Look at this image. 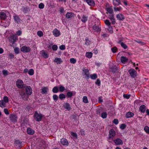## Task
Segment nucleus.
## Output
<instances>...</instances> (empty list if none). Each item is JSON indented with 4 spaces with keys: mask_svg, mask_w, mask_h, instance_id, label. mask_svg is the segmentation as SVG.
Here are the masks:
<instances>
[{
    "mask_svg": "<svg viewBox=\"0 0 149 149\" xmlns=\"http://www.w3.org/2000/svg\"><path fill=\"white\" fill-rule=\"evenodd\" d=\"M83 71L86 77L88 78L90 76V73L88 70L85 68H84L83 69Z\"/></svg>",
    "mask_w": 149,
    "mask_h": 149,
    "instance_id": "obj_13",
    "label": "nucleus"
},
{
    "mask_svg": "<svg viewBox=\"0 0 149 149\" xmlns=\"http://www.w3.org/2000/svg\"><path fill=\"white\" fill-rule=\"evenodd\" d=\"M14 144L15 146H18L19 148L22 147V142L19 140H17L15 141L14 142Z\"/></svg>",
    "mask_w": 149,
    "mask_h": 149,
    "instance_id": "obj_10",
    "label": "nucleus"
},
{
    "mask_svg": "<svg viewBox=\"0 0 149 149\" xmlns=\"http://www.w3.org/2000/svg\"><path fill=\"white\" fill-rule=\"evenodd\" d=\"M130 96V95H128L127 94H124L123 95V97L124 98L127 99H129Z\"/></svg>",
    "mask_w": 149,
    "mask_h": 149,
    "instance_id": "obj_57",
    "label": "nucleus"
},
{
    "mask_svg": "<svg viewBox=\"0 0 149 149\" xmlns=\"http://www.w3.org/2000/svg\"><path fill=\"white\" fill-rule=\"evenodd\" d=\"M18 40V37L16 35H13L9 37V40L10 42L12 43L11 46H13V44Z\"/></svg>",
    "mask_w": 149,
    "mask_h": 149,
    "instance_id": "obj_3",
    "label": "nucleus"
},
{
    "mask_svg": "<svg viewBox=\"0 0 149 149\" xmlns=\"http://www.w3.org/2000/svg\"><path fill=\"white\" fill-rule=\"evenodd\" d=\"M52 33L53 35L56 37L59 36L60 35V33L58 30L55 29L53 31Z\"/></svg>",
    "mask_w": 149,
    "mask_h": 149,
    "instance_id": "obj_12",
    "label": "nucleus"
},
{
    "mask_svg": "<svg viewBox=\"0 0 149 149\" xmlns=\"http://www.w3.org/2000/svg\"><path fill=\"white\" fill-rule=\"evenodd\" d=\"M58 47L56 45H54L52 47V49L54 51H56L57 50Z\"/></svg>",
    "mask_w": 149,
    "mask_h": 149,
    "instance_id": "obj_62",
    "label": "nucleus"
},
{
    "mask_svg": "<svg viewBox=\"0 0 149 149\" xmlns=\"http://www.w3.org/2000/svg\"><path fill=\"white\" fill-rule=\"evenodd\" d=\"M111 50L113 53H115L116 52L117 50V48L116 47H113L111 48Z\"/></svg>",
    "mask_w": 149,
    "mask_h": 149,
    "instance_id": "obj_53",
    "label": "nucleus"
},
{
    "mask_svg": "<svg viewBox=\"0 0 149 149\" xmlns=\"http://www.w3.org/2000/svg\"><path fill=\"white\" fill-rule=\"evenodd\" d=\"M144 129L146 133L149 134V127L148 126H145Z\"/></svg>",
    "mask_w": 149,
    "mask_h": 149,
    "instance_id": "obj_44",
    "label": "nucleus"
},
{
    "mask_svg": "<svg viewBox=\"0 0 149 149\" xmlns=\"http://www.w3.org/2000/svg\"><path fill=\"white\" fill-rule=\"evenodd\" d=\"M6 103L2 100H0V107L2 108L5 107L6 106Z\"/></svg>",
    "mask_w": 149,
    "mask_h": 149,
    "instance_id": "obj_31",
    "label": "nucleus"
},
{
    "mask_svg": "<svg viewBox=\"0 0 149 149\" xmlns=\"http://www.w3.org/2000/svg\"><path fill=\"white\" fill-rule=\"evenodd\" d=\"M38 7L40 9H43L44 8V5L43 3H41L39 4Z\"/></svg>",
    "mask_w": 149,
    "mask_h": 149,
    "instance_id": "obj_61",
    "label": "nucleus"
},
{
    "mask_svg": "<svg viewBox=\"0 0 149 149\" xmlns=\"http://www.w3.org/2000/svg\"><path fill=\"white\" fill-rule=\"evenodd\" d=\"M34 117L35 120L36 121L39 122L41 120L43 116L41 113H39L37 111H36L34 114Z\"/></svg>",
    "mask_w": 149,
    "mask_h": 149,
    "instance_id": "obj_2",
    "label": "nucleus"
},
{
    "mask_svg": "<svg viewBox=\"0 0 149 149\" xmlns=\"http://www.w3.org/2000/svg\"><path fill=\"white\" fill-rule=\"evenodd\" d=\"M83 101L85 103H87L88 102L87 97L86 96H84L83 98Z\"/></svg>",
    "mask_w": 149,
    "mask_h": 149,
    "instance_id": "obj_41",
    "label": "nucleus"
},
{
    "mask_svg": "<svg viewBox=\"0 0 149 149\" xmlns=\"http://www.w3.org/2000/svg\"><path fill=\"white\" fill-rule=\"evenodd\" d=\"M103 109L102 108H97L96 109V113L100 116H101L102 113L103 112Z\"/></svg>",
    "mask_w": 149,
    "mask_h": 149,
    "instance_id": "obj_25",
    "label": "nucleus"
},
{
    "mask_svg": "<svg viewBox=\"0 0 149 149\" xmlns=\"http://www.w3.org/2000/svg\"><path fill=\"white\" fill-rule=\"evenodd\" d=\"M113 3L114 6H118L120 4V0H113Z\"/></svg>",
    "mask_w": 149,
    "mask_h": 149,
    "instance_id": "obj_23",
    "label": "nucleus"
},
{
    "mask_svg": "<svg viewBox=\"0 0 149 149\" xmlns=\"http://www.w3.org/2000/svg\"><path fill=\"white\" fill-rule=\"evenodd\" d=\"M7 16L6 14L4 12H0V18L4 20L6 18Z\"/></svg>",
    "mask_w": 149,
    "mask_h": 149,
    "instance_id": "obj_18",
    "label": "nucleus"
},
{
    "mask_svg": "<svg viewBox=\"0 0 149 149\" xmlns=\"http://www.w3.org/2000/svg\"><path fill=\"white\" fill-rule=\"evenodd\" d=\"M21 10L24 13H26L27 12H29L30 11V9L29 7H23L21 9Z\"/></svg>",
    "mask_w": 149,
    "mask_h": 149,
    "instance_id": "obj_21",
    "label": "nucleus"
},
{
    "mask_svg": "<svg viewBox=\"0 0 149 149\" xmlns=\"http://www.w3.org/2000/svg\"><path fill=\"white\" fill-rule=\"evenodd\" d=\"M93 29L95 32H100L101 31L100 23L99 22H97L93 26Z\"/></svg>",
    "mask_w": 149,
    "mask_h": 149,
    "instance_id": "obj_1",
    "label": "nucleus"
},
{
    "mask_svg": "<svg viewBox=\"0 0 149 149\" xmlns=\"http://www.w3.org/2000/svg\"><path fill=\"white\" fill-rule=\"evenodd\" d=\"M120 60L122 63L125 64L128 62V60L126 57L124 56H122L120 58Z\"/></svg>",
    "mask_w": 149,
    "mask_h": 149,
    "instance_id": "obj_16",
    "label": "nucleus"
},
{
    "mask_svg": "<svg viewBox=\"0 0 149 149\" xmlns=\"http://www.w3.org/2000/svg\"><path fill=\"white\" fill-rule=\"evenodd\" d=\"M59 91L61 92H63L65 90V87L61 86H59Z\"/></svg>",
    "mask_w": 149,
    "mask_h": 149,
    "instance_id": "obj_42",
    "label": "nucleus"
},
{
    "mask_svg": "<svg viewBox=\"0 0 149 149\" xmlns=\"http://www.w3.org/2000/svg\"><path fill=\"white\" fill-rule=\"evenodd\" d=\"M114 142L117 145H122L123 144V141L119 139L114 140Z\"/></svg>",
    "mask_w": 149,
    "mask_h": 149,
    "instance_id": "obj_15",
    "label": "nucleus"
},
{
    "mask_svg": "<svg viewBox=\"0 0 149 149\" xmlns=\"http://www.w3.org/2000/svg\"><path fill=\"white\" fill-rule=\"evenodd\" d=\"M37 35L40 37L43 36V33L41 31H39L37 32Z\"/></svg>",
    "mask_w": 149,
    "mask_h": 149,
    "instance_id": "obj_59",
    "label": "nucleus"
},
{
    "mask_svg": "<svg viewBox=\"0 0 149 149\" xmlns=\"http://www.w3.org/2000/svg\"><path fill=\"white\" fill-rule=\"evenodd\" d=\"M28 73L30 75H32L34 74V71L33 69H31L29 70Z\"/></svg>",
    "mask_w": 149,
    "mask_h": 149,
    "instance_id": "obj_47",
    "label": "nucleus"
},
{
    "mask_svg": "<svg viewBox=\"0 0 149 149\" xmlns=\"http://www.w3.org/2000/svg\"><path fill=\"white\" fill-rule=\"evenodd\" d=\"M104 22L106 25L108 26H110L111 25V23L109 20L107 19L104 21Z\"/></svg>",
    "mask_w": 149,
    "mask_h": 149,
    "instance_id": "obj_55",
    "label": "nucleus"
},
{
    "mask_svg": "<svg viewBox=\"0 0 149 149\" xmlns=\"http://www.w3.org/2000/svg\"><path fill=\"white\" fill-rule=\"evenodd\" d=\"M87 20L88 17L84 15H83L81 19V21L84 23L86 22Z\"/></svg>",
    "mask_w": 149,
    "mask_h": 149,
    "instance_id": "obj_30",
    "label": "nucleus"
},
{
    "mask_svg": "<svg viewBox=\"0 0 149 149\" xmlns=\"http://www.w3.org/2000/svg\"><path fill=\"white\" fill-rule=\"evenodd\" d=\"M117 18L120 20H123L125 19L124 16L122 14H118L117 15Z\"/></svg>",
    "mask_w": 149,
    "mask_h": 149,
    "instance_id": "obj_24",
    "label": "nucleus"
},
{
    "mask_svg": "<svg viewBox=\"0 0 149 149\" xmlns=\"http://www.w3.org/2000/svg\"><path fill=\"white\" fill-rule=\"evenodd\" d=\"M64 108L67 109L68 111H69L71 109L70 104L69 103H65L64 105Z\"/></svg>",
    "mask_w": 149,
    "mask_h": 149,
    "instance_id": "obj_27",
    "label": "nucleus"
},
{
    "mask_svg": "<svg viewBox=\"0 0 149 149\" xmlns=\"http://www.w3.org/2000/svg\"><path fill=\"white\" fill-rule=\"evenodd\" d=\"M14 51L15 54H17L19 52V48L17 47H15L14 49Z\"/></svg>",
    "mask_w": 149,
    "mask_h": 149,
    "instance_id": "obj_48",
    "label": "nucleus"
},
{
    "mask_svg": "<svg viewBox=\"0 0 149 149\" xmlns=\"http://www.w3.org/2000/svg\"><path fill=\"white\" fill-rule=\"evenodd\" d=\"M92 53L91 52H86V56L88 58H91L92 56Z\"/></svg>",
    "mask_w": 149,
    "mask_h": 149,
    "instance_id": "obj_36",
    "label": "nucleus"
},
{
    "mask_svg": "<svg viewBox=\"0 0 149 149\" xmlns=\"http://www.w3.org/2000/svg\"><path fill=\"white\" fill-rule=\"evenodd\" d=\"M117 70V69L116 67H114L111 68V71L113 73H115Z\"/></svg>",
    "mask_w": 149,
    "mask_h": 149,
    "instance_id": "obj_52",
    "label": "nucleus"
},
{
    "mask_svg": "<svg viewBox=\"0 0 149 149\" xmlns=\"http://www.w3.org/2000/svg\"><path fill=\"white\" fill-rule=\"evenodd\" d=\"M74 93H73L72 92L70 91L66 93V96L67 98H70L73 95H74L75 94V92H74Z\"/></svg>",
    "mask_w": 149,
    "mask_h": 149,
    "instance_id": "obj_17",
    "label": "nucleus"
},
{
    "mask_svg": "<svg viewBox=\"0 0 149 149\" xmlns=\"http://www.w3.org/2000/svg\"><path fill=\"white\" fill-rule=\"evenodd\" d=\"M65 96L63 93H61L59 95V98L61 100L65 99Z\"/></svg>",
    "mask_w": 149,
    "mask_h": 149,
    "instance_id": "obj_40",
    "label": "nucleus"
},
{
    "mask_svg": "<svg viewBox=\"0 0 149 149\" xmlns=\"http://www.w3.org/2000/svg\"><path fill=\"white\" fill-rule=\"evenodd\" d=\"M53 98L55 101L58 100V97L57 95L54 94L53 96Z\"/></svg>",
    "mask_w": 149,
    "mask_h": 149,
    "instance_id": "obj_51",
    "label": "nucleus"
},
{
    "mask_svg": "<svg viewBox=\"0 0 149 149\" xmlns=\"http://www.w3.org/2000/svg\"><path fill=\"white\" fill-rule=\"evenodd\" d=\"M114 10L115 11H119L122 9V8L121 7H114Z\"/></svg>",
    "mask_w": 149,
    "mask_h": 149,
    "instance_id": "obj_64",
    "label": "nucleus"
},
{
    "mask_svg": "<svg viewBox=\"0 0 149 149\" xmlns=\"http://www.w3.org/2000/svg\"><path fill=\"white\" fill-rule=\"evenodd\" d=\"M9 72L7 70H3L2 71V73L3 75L5 76H7L8 75Z\"/></svg>",
    "mask_w": 149,
    "mask_h": 149,
    "instance_id": "obj_49",
    "label": "nucleus"
},
{
    "mask_svg": "<svg viewBox=\"0 0 149 149\" xmlns=\"http://www.w3.org/2000/svg\"><path fill=\"white\" fill-rule=\"evenodd\" d=\"M112 18H109L111 20V22L113 24H114L115 23V19L114 17H112Z\"/></svg>",
    "mask_w": 149,
    "mask_h": 149,
    "instance_id": "obj_54",
    "label": "nucleus"
},
{
    "mask_svg": "<svg viewBox=\"0 0 149 149\" xmlns=\"http://www.w3.org/2000/svg\"><path fill=\"white\" fill-rule=\"evenodd\" d=\"M54 61L57 64H61L62 62V61L61 58H56L54 60Z\"/></svg>",
    "mask_w": 149,
    "mask_h": 149,
    "instance_id": "obj_29",
    "label": "nucleus"
},
{
    "mask_svg": "<svg viewBox=\"0 0 149 149\" xmlns=\"http://www.w3.org/2000/svg\"><path fill=\"white\" fill-rule=\"evenodd\" d=\"M61 143L63 146H68L69 145L68 142L65 138H62L61 139Z\"/></svg>",
    "mask_w": 149,
    "mask_h": 149,
    "instance_id": "obj_11",
    "label": "nucleus"
},
{
    "mask_svg": "<svg viewBox=\"0 0 149 149\" xmlns=\"http://www.w3.org/2000/svg\"><path fill=\"white\" fill-rule=\"evenodd\" d=\"M107 112H104L102 113V114L100 116H101V117L103 118H105L107 117Z\"/></svg>",
    "mask_w": 149,
    "mask_h": 149,
    "instance_id": "obj_37",
    "label": "nucleus"
},
{
    "mask_svg": "<svg viewBox=\"0 0 149 149\" xmlns=\"http://www.w3.org/2000/svg\"><path fill=\"white\" fill-rule=\"evenodd\" d=\"M16 85L19 88H22L24 87L23 81L21 79L18 80L16 81Z\"/></svg>",
    "mask_w": 149,
    "mask_h": 149,
    "instance_id": "obj_5",
    "label": "nucleus"
},
{
    "mask_svg": "<svg viewBox=\"0 0 149 149\" xmlns=\"http://www.w3.org/2000/svg\"><path fill=\"white\" fill-rule=\"evenodd\" d=\"M118 43L120 44L121 46L124 49H126L127 48V46L123 42H121L120 41H119Z\"/></svg>",
    "mask_w": 149,
    "mask_h": 149,
    "instance_id": "obj_35",
    "label": "nucleus"
},
{
    "mask_svg": "<svg viewBox=\"0 0 149 149\" xmlns=\"http://www.w3.org/2000/svg\"><path fill=\"white\" fill-rule=\"evenodd\" d=\"M52 91L53 93H57L59 91L58 88L57 86H55L53 88Z\"/></svg>",
    "mask_w": 149,
    "mask_h": 149,
    "instance_id": "obj_32",
    "label": "nucleus"
},
{
    "mask_svg": "<svg viewBox=\"0 0 149 149\" xmlns=\"http://www.w3.org/2000/svg\"><path fill=\"white\" fill-rule=\"evenodd\" d=\"M71 134L72 135L73 137L77 138V134L76 133L73 132H71Z\"/></svg>",
    "mask_w": 149,
    "mask_h": 149,
    "instance_id": "obj_58",
    "label": "nucleus"
},
{
    "mask_svg": "<svg viewBox=\"0 0 149 149\" xmlns=\"http://www.w3.org/2000/svg\"><path fill=\"white\" fill-rule=\"evenodd\" d=\"M134 115V114L133 113L129 112L127 113V114L126 115V117L127 118H131L132 117H133Z\"/></svg>",
    "mask_w": 149,
    "mask_h": 149,
    "instance_id": "obj_28",
    "label": "nucleus"
},
{
    "mask_svg": "<svg viewBox=\"0 0 149 149\" xmlns=\"http://www.w3.org/2000/svg\"><path fill=\"white\" fill-rule=\"evenodd\" d=\"M146 109V107L144 105H141L139 107L140 111L143 113L145 112Z\"/></svg>",
    "mask_w": 149,
    "mask_h": 149,
    "instance_id": "obj_20",
    "label": "nucleus"
},
{
    "mask_svg": "<svg viewBox=\"0 0 149 149\" xmlns=\"http://www.w3.org/2000/svg\"><path fill=\"white\" fill-rule=\"evenodd\" d=\"M70 62L72 64H74L76 62V60L74 58H71L70 60Z\"/></svg>",
    "mask_w": 149,
    "mask_h": 149,
    "instance_id": "obj_50",
    "label": "nucleus"
},
{
    "mask_svg": "<svg viewBox=\"0 0 149 149\" xmlns=\"http://www.w3.org/2000/svg\"><path fill=\"white\" fill-rule=\"evenodd\" d=\"M108 30L111 33H113V31L112 26L110 25V26H108Z\"/></svg>",
    "mask_w": 149,
    "mask_h": 149,
    "instance_id": "obj_56",
    "label": "nucleus"
},
{
    "mask_svg": "<svg viewBox=\"0 0 149 149\" xmlns=\"http://www.w3.org/2000/svg\"><path fill=\"white\" fill-rule=\"evenodd\" d=\"M43 52L42 53V56L45 58H47L49 56L47 54L46 52L44 51H42Z\"/></svg>",
    "mask_w": 149,
    "mask_h": 149,
    "instance_id": "obj_38",
    "label": "nucleus"
},
{
    "mask_svg": "<svg viewBox=\"0 0 149 149\" xmlns=\"http://www.w3.org/2000/svg\"><path fill=\"white\" fill-rule=\"evenodd\" d=\"M47 88L46 87H44L42 89V92L41 93L42 94H46L47 93Z\"/></svg>",
    "mask_w": 149,
    "mask_h": 149,
    "instance_id": "obj_34",
    "label": "nucleus"
},
{
    "mask_svg": "<svg viewBox=\"0 0 149 149\" xmlns=\"http://www.w3.org/2000/svg\"><path fill=\"white\" fill-rule=\"evenodd\" d=\"M14 19L15 21L17 23H18V22H19L20 21V19L17 15L14 16Z\"/></svg>",
    "mask_w": 149,
    "mask_h": 149,
    "instance_id": "obj_39",
    "label": "nucleus"
},
{
    "mask_svg": "<svg viewBox=\"0 0 149 149\" xmlns=\"http://www.w3.org/2000/svg\"><path fill=\"white\" fill-rule=\"evenodd\" d=\"M100 82H101L100 80L99 79H97L95 82V84L96 85H97L98 86H99L100 85Z\"/></svg>",
    "mask_w": 149,
    "mask_h": 149,
    "instance_id": "obj_63",
    "label": "nucleus"
},
{
    "mask_svg": "<svg viewBox=\"0 0 149 149\" xmlns=\"http://www.w3.org/2000/svg\"><path fill=\"white\" fill-rule=\"evenodd\" d=\"M73 14L72 13L68 12L66 14L65 17L67 18H70L72 16Z\"/></svg>",
    "mask_w": 149,
    "mask_h": 149,
    "instance_id": "obj_33",
    "label": "nucleus"
},
{
    "mask_svg": "<svg viewBox=\"0 0 149 149\" xmlns=\"http://www.w3.org/2000/svg\"><path fill=\"white\" fill-rule=\"evenodd\" d=\"M90 77L92 79H95L97 78V76L96 74H94L91 75Z\"/></svg>",
    "mask_w": 149,
    "mask_h": 149,
    "instance_id": "obj_46",
    "label": "nucleus"
},
{
    "mask_svg": "<svg viewBox=\"0 0 149 149\" xmlns=\"http://www.w3.org/2000/svg\"><path fill=\"white\" fill-rule=\"evenodd\" d=\"M129 72L132 77L134 78L136 76L137 72L134 69H131L129 70Z\"/></svg>",
    "mask_w": 149,
    "mask_h": 149,
    "instance_id": "obj_9",
    "label": "nucleus"
},
{
    "mask_svg": "<svg viewBox=\"0 0 149 149\" xmlns=\"http://www.w3.org/2000/svg\"><path fill=\"white\" fill-rule=\"evenodd\" d=\"M31 49L29 47H28L26 46H22L21 48V51L23 53H28L31 51Z\"/></svg>",
    "mask_w": 149,
    "mask_h": 149,
    "instance_id": "obj_6",
    "label": "nucleus"
},
{
    "mask_svg": "<svg viewBox=\"0 0 149 149\" xmlns=\"http://www.w3.org/2000/svg\"><path fill=\"white\" fill-rule=\"evenodd\" d=\"M106 10L110 14H112L113 13V9L111 8H107Z\"/></svg>",
    "mask_w": 149,
    "mask_h": 149,
    "instance_id": "obj_45",
    "label": "nucleus"
},
{
    "mask_svg": "<svg viewBox=\"0 0 149 149\" xmlns=\"http://www.w3.org/2000/svg\"><path fill=\"white\" fill-rule=\"evenodd\" d=\"M27 132L28 134L30 135H33L34 133V131L30 128H28L27 130Z\"/></svg>",
    "mask_w": 149,
    "mask_h": 149,
    "instance_id": "obj_22",
    "label": "nucleus"
},
{
    "mask_svg": "<svg viewBox=\"0 0 149 149\" xmlns=\"http://www.w3.org/2000/svg\"><path fill=\"white\" fill-rule=\"evenodd\" d=\"M22 119H23V120H22L23 121V123H22V125H25V124H27V123L29 121L28 119L24 117L23 118H21Z\"/></svg>",
    "mask_w": 149,
    "mask_h": 149,
    "instance_id": "obj_26",
    "label": "nucleus"
},
{
    "mask_svg": "<svg viewBox=\"0 0 149 149\" xmlns=\"http://www.w3.org/2000/svg\"><path fill=\"white\" fill-rule=\"evenodd\" d=\"M25 91L27 95H31L32 93V89L30 86H27L26 87Z\"/></svg>",
    "mask_w": 149,
    "mask_h": 149,
    "instance_id": "obj_8",
    "label": "nucleus"
},
{
    "mask_svg": "<svg viewBox=\"0 0 149 149\" xmlns=\"http://www.w3.org/2000/svg\"><path fill=\"white\" fill-rule=\"evenodd\" d=\"M20 95H21V97L22 98V99H23L24 100H26L27 99L28 97V95L26 94V93H25L24 92H21Z\"/></svg>",
    "mask_w": 149,
    "mask_h": 149,
    "instance_id": "obj_14",
    "label": "nucleus"
},
{
    "mask_svg": "<svg viewBox=\"0 0 149 149\" xmlns=\"http://www.w3.org/2000/svg\"><path fill=\"white\" fill-rule=\"evenodd\" d=\"M86 2L90 6H93L95 5L94 1L93 0H87Z\"/></svg>",
    "mask_w": 149,
    "mask_h": 149,
    "instance_id": "obj_19",
    "label": "nucleus"
},
{
    "mask_svg": "<svg viewBox=\"0 0 149 149\" xmlns=\"http://www.w3.org/2000/svg\"><path fill=\"white\" fill-rule=\"evenodd\" d=\"M3 102H5L6 103H8L9 102L8 98L7 96H4L3 98Z\"/></svg>",
    "mask_w": 149,
    "mask_h": 149,
    "instance_id": "obj_43",
    "label": "nucleus"
},
{
    "mask_svg": "<svg viewBox=\"0 0 149 149\" xmlns=\"http://www.w3.org/2000/svg\"><path fill=\"white\" fill-rule=\"evenodd\" d=\"M9 118L10 120L12 122L15 123L17 122V115L13 114H11L10 115Z\"/></svg>",
    "mask_w": 149,
    "mask_h": 149,
    "instance_id": "obj_4",
    "label": "nucleus"
},
{
    "mask_svg": "<svg viewBox=\"0 0 149 149\" xmlns=\"http://www.w3.org/2000/svg\"><path fill=\"white\" fill-rule=\"evenodd\" d=\"M126 125L125 124H121L120 127V128L122 130L124 129L126 127Z\"/></svg>",
    "mask_w": 149,
    "mask_h": 149,
    "instance_id": "obj_60",
    "label": "nucleus"
},
{
    "mask_svg": "<svg viewBox=\"0 0 149 149\" xmlns=\"http://www.w3.org/2000/svg\"><path fill=\"white\" fill-rule=\"evenodd\" d=\"M116 135V132L113 129H111L109 131V139H112Z\"/></svg>",
    "mask_w": 149,
    "mask_h": 149,
    "instance_id": "obj_7",
    "label": "nucleus"
}]
</instances>
